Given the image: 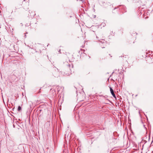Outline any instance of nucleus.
I'll use <instances>...</instances> for the list:
<instances>
[{
    "label": "nucleus",
    "instance_id": "1",
    "mask_svg": "<svg viewBox=\"0 0 153 153\" xmlns=\"http://www.w3.org/2000/svg\"><path fill=\"white\" fill-rule=\"evenodd\" d=\"M137 33L134 31H130V34L128 36V42L129 44L132 45L135 42Z\"/></svg>",
    "mask_w": 153,
    "mask_h": 153
},
{
    "label": "nucleus",
    "instance_id": "2",
    "mask_svg": "<svg viewBox=\"0 0 153 153\" xmlns=\"http://www.w3.org/2000/svg\"><path fill=\"white\" fill-rule=\"evenodd\" d=\"M73 66L72 64H68L66 67V68L68 70V71L66 73V74H69L71 73L72 69L73 68Z\"/></svg>",
    "mask_w": 153,
    "mask_h": 153
},
{
    "label": "nucleus",
    "instance_id": "3",
    "mask_svg": "<svg viewBox=\"0 0 153 153\" xmlns=\"http://www.w3.org/2000/svg\"><path fill=\"white\" fill-rule=\"evenodd\" d=\"M80 58L82 59L86 60L89 59L90 57L89 56L87 55L85 53H83L81 55Z\"/></svg>",
    "mask_w": 153,
    "mask_h": 153
},
{
    "label": "nucleus",
    "instance_id": "4",
    "mask_svg": "<svg viewBox=\"0 0 153 153\" xmlns=\"http://www.w3.org/2000/svg\"><path fill=\"white\" fill-rule=\"evenodd\" d=\"M110 92H111V94L113 96V97L114 98H116V97L115 94L114 93V91L113 89L111 87H110Z\"/></svg>",
    "mask_w": 153,
    "mask_h": 153
},
{
    "label": "nucleus",
    "instance_id": "5",
    "mask_svg": "<svg viewBox=\"0 0 153 153\" xmlns=\"http://www.w3.org/2000/svg\"><path fill=\"white\" fill-rule=\"evenodd\" d=\"M97 38L99 41L100 42L102 43H104L105 40L103 39H101L100 37H99L98 36H97Z\"/></svg>",
    "mask_w": 153,
    "mask_h": 153
},
{
    "label": "nucleus",
    "instance_id": "6",
    "mask_svg": "<svg viewBox=\"0 0 153 153\" xmlns=\"http://www.w3.org/2000/svg\"><path fill=\"white\" fill-rule=\"evenodd\" d=\"M66 55L68 58L69 59V60L72 59V55L70 53H67Z\"/></svg>",
    "mask_w": 153,
    "mask_h": 153
},
{
    "label": "nucleus",
    "instance_id": "7",
    "mask_svg": "<svg viewBox=\"0 0 153 153\" xmlns=\"http://www.w3.org/2000/svg\"><path fill=\"white\" fill-rule=\"evenodd\" d=\"M22 110L21 106H19L18 108V111L20 112Z\"/></svg>",
    "mask_w": 153,
    "mask_h": 153
},
{
    "label": "nucleus",
    "instance_id": "8",
    "mask_svg": "<svg viewBox=\"0 0 153 153\" xmlns=\"http://www.w3.org/2000/svg\"><path fill=\"white\" fill-rule=\"evenodd\" d=\"M32 16H33L35 15V14L34 13V12H32Z\"/></svg>",
    "mask_w": 153,
    "mask_h": 153
},
{
    "label": "nucleus",
    "instance_id": "9",
    "mask_svg": "<svg viewBox=\"0 0 153 153\" xmlns=\"http://www.w3.org/2000/svg\"><path fill=\"white\" fill-rule=\"evenodd\" d=\"M25 2V0H24L23 1V2H22V5L24 3V2Z\"/></svg>",
    "mask_w": 153,
    "mask_h": 153
},
{
    "label": "nucleus",
    "instance_id": "10",
    "mask_svg": "<svg viewBox=\"0 0 153 153\" xmlns=\"http://www.w3.org/2000/svg\"><path fill=\"white\" fill-rule=\"evenodd\" d=\"M14 73H16V71H14Z\"/></svg>",
    "mask_w": 153,
    "mask_h": 153
},
{
    "label": "nucleus",
    "instance_id": "11",
    "mask_svg": "<svg viewBox=\"0 0 153 153\" xmlns=\"http://www.w3.org/2000/svg\"><path fill=\"white\" fill-rule=\"evenodd\" d=\"M60 51V49H59V52Z\"/></svg>",
    "mask_w": 153,
    "mask_h": 153
},
{
    "label": "nucleus",
    "instance_id": "12",
    "mask_svg": "<svg viewBox=\"0 0 153 153\" xmlns=\"http://www.w3.org/2000/svg\"><path fill=\"white\" fill-rule=\"evenodd\" d=\"M22 7H24L23 6H22Z\"/></svg>",
    "mask_w": 153,
    "mask_h": 153
}]
</instances>
